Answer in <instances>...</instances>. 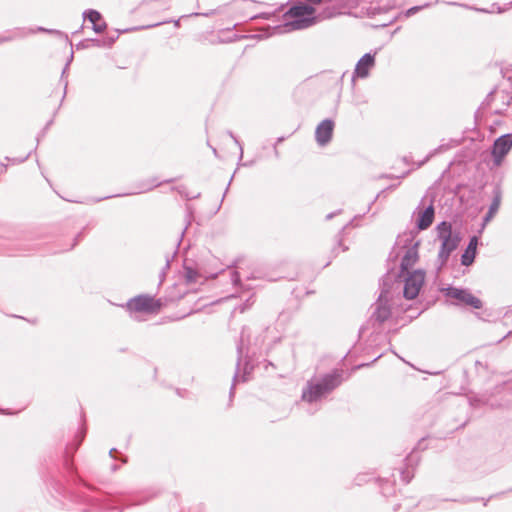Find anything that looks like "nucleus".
<instances>
[{
	"label": "nucleus",
	"mask_w": 512,
	"mask_h": 512,
	"mask_svg": "<svg viewBox=\"0 0 512 512\" xmlns=\"http://www.w3.org/2000/svg\"><path fill=\"white\" fill-rule=\"evenodd\" d=\"M342 383V372L326 374L316 382L309 381L302 391V400L313 404L322 400Z\"/></svg>",
	"instance_id": "1"
},
{
	"label": "nucleus",
	"mask_w": 512,
	"mask_h": 512,
	"mask_svg": "<svg viewBox=\"0 0 512 512\" xmlns=\"http://www.w3.org/2000/svg\"><path fill=\"white\" fill-rule=\"evenodd\" d=\"M436 230L437 237L441 241L437 257L438 268L441 269L447 263L451 253L457 249L461 241V237L459 232H454L452 230L451 223L446 221L439 223Z\"/></svg>",
	"instance_id": "2"
},
{
	"label": "nucleus",
	"mask_w": 512,
	"mask_h": 512,
	"mask_svg": "<svg viewBox=\"0 0 512 512\" xmlns=\"http://www.w3.org/2000/svg\"><path fill=\"white\" fill-rule=\"evenodd\" d=\"M418 246L419 242L415 240L414 236L411 233H406L397 238L396 247L394 251L396 255H399V252L396 249H403L404 254L401 259L400 268L401 272L408 273L409 269L414 266V264L418 260Z\"/></svg>",
	"instance_id": "3"
},
{
	"label": "nucleus",
	"mask_w": 512,
	"mask_h": 512,
	"mask_svg": "<svg viewBox=\"0 0 512 512\" xmlns=\"http://www.w3.org/2000/svg\"><path fill=\"white\" fill-rule=\"evenodd\" d=\"M315 9L309 5H297L291 7L285 14L286 18H291L287 21L285 27L288 31L302 30L310 27L315 23V17H312Z\"/></svg>",
	"instance_id": "4"
},
{
	"label": "nucleus",
	"mask_w": 512,
	"mask_h": 512,
	"mask_svg": "<svg viewBox=\"0 0 512 512\" xmlns=\"http://www.w3.org/2000/svg\"><path fill=\"white\" fill-rule=\"evenodd\" d=\"M249 344H250V330H249V328L244 327L241 331L240 340L237 344V356H238L237 357V368H236V372L233 377V384L230 389V397L234 393L235 384L239 381V368H240L242 359L247 357Z\"/></svg>",
	"instance_id": "5"
},
{
	"label": "nucleus",
	"mask_w": 512,
	"mask_h": 512,
	"mask_svg": "<svg viewBox=\"0 0 512 512\" xmlns=\"http://www.w3.org/2000/svg\"><path fill=\"white\" fill-rule=\"evenodd\" d=\"M424 282V273L422 271H414L407 273L405 277L403 294L406 299H414L418 296L419 291Z\"/></svg>",
	"instance_id": "6"
},
{
	"label": "nucleus",
	"mask_w": 512,
	"mask_h": 512,
	"mask_svg": "<svg viewBox=\"0 0 512 512\" xmlns=\"http://www.w3.org/2000/svg\"><path fill=\"white\" fill-rule=\"evenodd\" d=\"M512 148V134H505L497 138L493 144L492 156L496 166H500L504 157Z\"/></svg>",
	"instance_id": "7"
},
{
	"label": "nucleus",
	"mask_w": 512,
	"mask_h": 512,
	"mask_svg": "<svg viewBox=\"0 0 512 512\" xmlns=\"http://www.w3.org/2000/svg\"><path fill=\"white\" fill-rule=\"evenodd\" d=\"M446 295L458 301L459 304L471 306L474 309L482 308V301L466 289L448 288Z\"/></svg>",
	"instance_id": "8"
},
{
	"label": "nucleus",
	"mask_w": 512,
	"mask_h": 512,
	"mask_svg": "<svg viewBox=\"0 0 512 512\" xmlns=\"http://www.w3.org/2000/svg\"><path fill=\"white\" fill-rule=\"evenodd\" d=\"M126 306L130 312L146 313L155 312L159 308V305L156 304L154 299L149 296H137L133 299H130Z\"/></svg>",
	"instance_id": "9"
},
{
	"label": "nucleus",
	"mask_w": 512,
	"mask_h": 512,
	"mask_svg": "<svg viewBox=\"0 0 512 512\" xmlns=\"http://www.w3.org/2000/svg\"><path fill=\"white\" fill-rule=\"evenodd\" d=\"M375 66V54L366 53L356 63L352 81L355 82L356 78L365 79L369 76L370 70Z\"/></svg>",
	"instance_id": "10"
},
{
	"label": "nucleus",
	"mask_w": 512,
	"mask_h": 512,
	"mask_svg": "<svg viewBox=\"0 0 512 512\" xmlns=\"http://www.w3.org/2000/svg\"><path fill=\"white\" fill-rule=\"evenodd\" d=\"M334 122L331 119L321 121L315 130V138L320 146L327 145L332 138Z\"/></svg>",
	"instance_id": "11"
},
{
	"label": "nucleus",
	"mask_w": 512,
	"mask_h": 512,
	"mask_svg": "<svg viewBox=\"0 0 512 512\" xmlns=\"http://www.w3.org/2000/svg\"><path fill=\"white\" fill-rule=\"evenodd\" d=\"M386 293H388L386 289L381 291L376 308L371 315V319L377 321L379 324H382L391 315L390 307L386 303H383V299L386 298Z\"/></svg>",
	"instance_id": "12"
},
{
	"label": "nucleus",
	"mask_w": 512,
	"mask_h": 512,
	"mask_svg": "<svg viewBox=\"0 0 512 512\" xmlns=\"http://www.w3.org/2000/svg\"><path fill=\"white\" fill-rule=\"evenodd\" d=\"M435 210L432 204L419 212L417 227L419 230H425L433 223Z\"/></svg>",
	"instance_id": "13"
},
{
	"label": "nucleus",
	"mask_w": 512,
	"mask_h": 512,
	"mask_svg": "<svg viewBox=\"0 0 512 512\" xmlns=\"http://www.w3.org/2000/svg\"><path fill=\"white\" fill-rule=\"evenodd\" d=\"M477 244H478V239L476 236H473L470 239L466 250L464 251V253L461 256L462 265L469 266L470 264L473 263V261L475 259V255H476Z\"/></svg>",
	"instance_id": "14"
},
{
	"label": "nucleus",
	"mask_w": 512,
	"mask_h": 512,
	"mask_svg": "<svg viewBox=\"0 0 512 512\" xmlns=\"http://www.w3.org/2000/svg\"><path fill=\"white\" fill-rule=\"evenodd\" d=\"M184 278L187 283H197L201 279V275L196 269L184 266Z\"/></svg>",
	"instance_id": "15"
},
{
	"label": "nucleus",
	"mask_w": 512,
	"mask_h": 512,
	"mask_svg": "<svg viewBox=\"0 0 512 512\" xmlns=\"http://www.w3.org/2000/svg\"><path fill=\"white\" fill-rule=\"evenodd\" d=\"M83 18L88 19L93 25L102 21L101 14L94 9H88L83 12Z\"/></svg>",
	"instance_id": "16"
},
{
	"label": "nucleus",
	"mask_w": 512,
	"mask_h": 512,
	"mask_svg": "<svg viewBox=\"0 0 512 512\" xmlns=\"http://www.w3.org/2000/svg\"><path fill=\"white\" fill-rule=\"evenodd\" d=\"M500 202H501V194L499 191H495L494 198L489 207L490 215H494L497 212V210L499 209V206H500Z\"/></svg>",
	"instance_id": "17"
},
{
	"label": "nucleus",
	"mask_w": 512,
	"mask_h": 512,
	"mask_svg": "<svg viewBox=\"0 0 512 512\" xmlns=\"http://www.w3.org/2000/svg\"><path fill=\"white\" fill-rule=\"evenodd\" d=\"M252 370H253V366L250 365V363L248 361H245L244 368H243V376H242L243 382L248 380V375L251 373Z\"/></svg>",
	"instance_id": "18"
},
{
	"label": "nucleus",
	"mask_w": 512,
	"mask_h": 512,
	"mask_svg": "<svg viewBox=\"0 0 512 512\" xmlns=\"http://www.w3.org/2000/svg\"><path fill=\"white\" fill-rule=\"evenodd\" d=\"M400 474L403 482L406 484H408L414 476L413 473H411L408 469L402 470Z\"/></svg>",
	"instance_id": "19"
},
{
	"label": "nucleus",
	"mask_w": 512,
	"mask_h": 512,
	"mask_svg": "<svg viewBox=\"0 0 512 512\" xmlns=\"http://www.w3.org/2000/svg\"><path fill=\"white\" fill-rule=\"evenodd\" d=\"M106 27V23L104 21H100L98 23H95L92 28L96 33H102L106 29Z\"/></svg>",
	"instance_id": "20"
},
{
	"label": "nucleus",
	"mask_w": 512,
	"mask_h": 512,
	"mask_svg": "<svg viewBox=\"0 0 512 512\" xmlns=\"http://www.w3.org/2000/svg\"><path fill=\"white\" fill-rule=\"evenodd\" d=\"M422 8H423L422 6H414V7H411V8H409V9L406 11L405 15H406L407 17H410V16L414 15L415 13H417L418 11H420Z\"/></svg>",
	"instance_id": "21"
},
{
	"label": "nucleus",
	"mask_w": 512,
	"mask_h": 512,
	"mask_svg": "<svg viewBox=\"0 0 512 512\" xmlns=\"http://www.w3.org/2000/svg\"><path fill=\"white\" fill-rule=\"evenodd\" d=\"M228 135L234 140V142L238 145L239 149H240V157L242 158V155H243V148L238 140V138L231 132V131H228Z\"/></svg>",
	"instance_id": "22"
},
{
	"label": "nucleus",
	"mask_w": 512,
	"mask_h": 512,
	"mask_svg": "<svg viewBox=\"0 0 512 512\" xmlns=\"http://www.w3.org/2000/svg\"><path fill=\"white\" fill-rule=\"evenodd\" d=\"M231 280H232L234 285H238V283L240 282V276H239V273L237 271H233L232 272Z\"/></svg>",
	"instance_id": "23"
},
{
	"label": "nucleus",
	"mask_w": 512,
	"mask_h": 512,
	"mask_svg": "<svg viewBox=\"0 0 512 512\" xmlns=\"http://www.w3.org/2000/svg\"><path fill=\"white\" fill-rule=\"evenodd\" d=\"M311 4H320L321 2H331L332 0H307Z\"/></svg>",
	"instance_id": "24"
},
{
	"label": "nucleus",
	"mask_w": 512,
	"mask_h": 512,
	"mask_svg": "<svg viewBox=\"0 0 512 512\" xmlns=\"http://www.w3.org/2000/svg\"><path fill=\"white\" fill-rule=\"evenodd\" d=\"M114 41H115V38H113V37H112V38H109V40H108V42H107V45H108V46H111V45L114 43Z\"/></svg>",
	"instance_id": "25"
},
{
	"label": "nucleus",
	"mask_w": 512,
	"mask_h": 512,
	"mask_svg": "<svg viewBox=\"0 0 512 512\" xmlns=\"http://www.w3.org/2000/svg\"><path fill=\"white\" fill-rule=\"evenodd\" d=\"M158 185H159V183H158V182H157V183H154V184H152L151 186H149V187L147 188V190H150V189H152L153 187H157Z\"/></svg>",
	"instance_id": "26"
},
{
	"label": "nucleus",
	"mask_w": 512,
	"mask_h": 512,
	"mask_svg": "<svg viewBox=\"0 0 512 512\" xmlns=\"http://www.w3.org/2000/svg\"><path fill=\"white\" fill-rule=\"evenodd\" d=\"M169 267H170V260H169V259H167V260H166L165 269H169Z\"/></svg>",
	"instance_id": "27"
},
{
	"label": "nucleus",
	"mask_w": 512,
	"mask_h": 512,
	"mask_svg": "<svg viewBox=\"0 0 512 512\" xmlns=\"http://www.w3.org/2000/svg\"><path fill=\"white\" fill-rule=\"evenodd\" d=\"M114 452H116V449L112 448L109 452L111 457H114Z\"/></svg>",
	"instance_id": "28"
},
{
	"label": "nucleus",
	"mask_w": 512,
	"mask_h": 512,
	"mask_svg": "<svg viewBox=\"0 0 512 512\" xmlns=\"http://www.w3.org/2000/svg\"><path fill=\"white\" fill-rule=\"evenodd\" d=\"M494 215H490L489 212L487 213L485 220L488 221L490 218H492Z\"/></svg>",
	"instance_id": "29"
},
{
	"label": "nucleus",
	"mask_w": 512,
	"mask_h": 512,
	"mask_svg": "<svg viewBox=\"0 0 512 512\" xmlns=\"http://www.w3.org/2000/svg\"><path fill=\"white\" fill-rule=\"evenodd\" d=\"M28 156H29V154H27L24 158L19 159L18 162H23Z\"/></svg>",
	"instance_id": "30"
},
{
	"label": "nucleus",
	"mask_w": 512,
	"mask_h": 512,
	"mask_svg": "<svg viewBox=\"0 0 512 512\" xmlns=\"http://www.w3.org/2000/svg\"><path fill=\"white\" fill-rule=\"evenodd\" d=\"M333 215H334V214H332V213H331V214H328V215L326 216V218H327V219H331V218L333 217Z\"/></svg>",
	"instance_id": "31"
},
{
	"label": "nucleus",
	"mask_w": 512,
	"mask_h": 512,
	"mask_svg": "<svg viewBox=\"0 0 512 512\" xmlns=\"http://www.w3.org/2000/svg\"><path fill=\"white\" fill-rule=\"evenodd\" d=\"M475 10L480 11V12H485L484 9H477V8H475Z\"/></svg>",
	"instance_id": "32"
},
{
	"label": "nucleus",
	"mask_w": 512,
	"mask_h": 512,
	"mask_svg": "<svg viewBox=\"0 0 512 512\" xmlns=\"http://www.w3.org/2000/svg\"><path fill=\"white\" fill-rule=\"evenodd\" d=\"M4 169V166L3 165H0V172H2Z\"/></svg>",
	"instance_id": "33"
},
{
	"label": "nucleus",
	"mask_w": 512,
	"mask_h": 512,
	"mask_svg": "<svg viewBox=\"0 0 512 512\" xmlns=\"http://www.w3.org/2000/svg\"><path fill=\"white\" fill-rule=\"evenodd\" d=\"M511 334H512V331H509L508 334L504 338L508 337Z\"/></svg>",
	"instance_id": "34"
},
{
	"label": "nucleus",
	"mask_w": 512,
	"mask_h": 512,
	"mask_svg": "<svg viewBox=\"0 0 512 512\" xmlns=\"http://www.w3.org/2000/svg\"><path fill=\"white\" fill-rule=\"evenodd\" d=\"M175 25L179 26V20L175 21Z\"/></svg>",
	"instance_id": "35"
},
{
	"label": "nucleus",
	"mask_w": 512,
	"mask_h": 512,
	"mask_svg": "<svg viewBox=\"0 0 512 512\" xmlns=\"http://www.w3.org/2000/svg\"><path fill=\"white\" fill-rule=\"evenodd\" d=\"M50 33H57L58 31L50 30Z\"/></svg>",
	"instance_id": "36"
}]
</instances>
